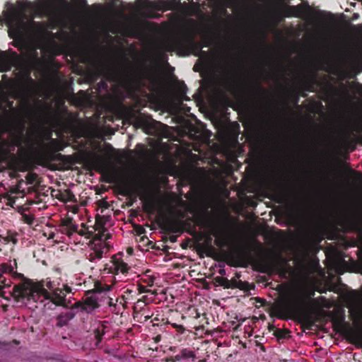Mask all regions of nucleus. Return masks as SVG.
<instances>
[{
  "label": "nucleus",
  "instance_id": "nucleus-1",
  "mask_svg": "<svg viewBox=\"0 0 362 362\" xmlns=\"http://www.w3.org/2000/svg\"><path fill=\"white\" fill-rule=\"evenodd\" d=\"M16 259L0 264V276L11 274L15 279H23L13 286L12 296L22 305H29L33 303H42L47 300L45 306L51 303L55 305H64L66 293L71 292V288L66 284L58 281H41L34 282L25 279L22 274L18 273Z\"/></svg>",
  "mask_w": 362,
  "mask_h": 362
},
{
  "label": "nucleus",
  "instance_id": "nucleus-2",
  "mask_svg": "<svg viewBox=\"0 0 362 362\" xmlns=\"http://www.w3.org/2000/svg\"><path fill=\"white\" fill-rule=\"evenodd\" d=\"M4 16L8 27L9 36L13 40L23 42L39 37L44 32L42 24L33 21L21 11L13 8L6 12Z\"/></svg>",
  "mask_w": 362,
  "mask_h": 362
},
{
  "label": "nucleus",
  "instance_id": "nucleus-3",
  "mask_svg": "<svg viewBox=\"0 0 362 362\" xmlns=\"http://www.w3.org/2000/svg\"><path fill=\"white\" fill-rule=\"evenodd\" d=\"M129 269V267L122 259L119 255L115 256L112 260L110 261L109 264H107L103 269V274H104V273L114 274V276H112V284H107L106 282H100L97 284L95 285V291H89L86 294V297L82 306V310L87 313H91L98 308L99 305L98 300V295L103 292L106 293V292L112 288L116 282L124 281L122 276H119V274L125 275L128 272Z\"/></svg>",
  "mask_w": 362,
  "mask_h": 362
},
{
  "label": "nucleus",
  "instance_id": "nucleus-4",
  "mask_svg": "<svg viewBox=\"0 0 362 362\" xmlns=\"http://www.w3.org/2000/svg\"><path fill=\"white\" fill-rule=\"evenodd\" d=\"M60 234H65L69 238L76 235L81 236L85 235L87 237V233L83 229L78 230V226L76 225L71 218L63 220L62 224L59 226V232L49 233L48 239H53L54 242L57 243L61 242L62 240V237H59Z\"/></svg>",
  "mask_w": 362,
  "mask_h": 362
},
{
  "label": "nucleus",
  "instance_id": "nucleus-5",
  "mask_svg": "<svg viewBox=\"0 0 362 362\" xmlns=\"http://www.w3.org/2000/svg\"><path fill=\"white\" fill-rule=\"evenodd\" d=\"M105 250H107L105 243L100 238H94L88 245L86 252V258L90 262H97L102 259Z\"/></svg>",
  "mask_w": 362,
  "mask_h": 362
},
{
  "label": "nucleus",
  "instance_id": "nucleus-6",
  "mask_svg": "<svg viewBox=\"0 0 362 362\" xmlns=\"http://www.w3.org/2000/svg\"><path fill=\"white\" fill-rule=\"evenodd\" d=\"M285 313L289 317H305L306 303L302 297L288 301L284 305Z\"/></svg>",
  "mask_w": 362,
  "mask_h": 362
},
{
  "label": "nucleus",
  "instance_id": "nucleus-7",
  "mask_svg": "<svg viewBox=\"0 0 362 362\" xmlns=\"http://www.w3.org/2000/svg\"><path fill=\"white\" fill-rule=\"evenodd\" d=\"M349 312L355 321L362 318V296L354 293L348 303Z\"/></svg>",
  "mask_w": 362,
  "mask_h": 362
},
{
  "label": "nucleus",
  "instance_id": "nucleus-8",
  "mask_svg": "<svg viewBox=\"0 0 362 362\" xmlns=\"http://www.w3.org/2000/svg\"><path fill=\"white\" fill-rule=\"evenodd\" d=\"M18 62V57L16 53L9 56L5 52L0 50V71L5 72L10 71Z\"/></svg>",
  "mask_w": 362,
  "mask_h": 362
},
{
  "label": "nucleus",
  "instance_id": "nucleus-9",
  "mask_svg": "<svg viewBox=\"0 0 362 362\" xmlns=\"http://www.w3.org/2000/svg\"><path fill=\"white\" fill-rule=\"evenodd\" d=\"M165 229L173 233H180L182 231L181 224L176 221H168L165 224Z\"/></svg>",
  "mask_w": 362,
  "mask_h": 362
},
{
  "label": "nucleus",
  "instance_id": "nucleus-10",
  "mask_svg": "<svg viewBox=\"0 0 362 362\" xmlns=\"http://www.w3.org/2000/svg\"><path fill=\"white\" fill-rule=\"evenodd\" d=\"M74 314L72 311H69L64 314L60 315L57 318V325L59 327L66 325L69 322L73 319Z\"/></svg>",
  "mask_w": 362,
  "mask_h": 362
},
{
  "label": "nucleus",
  "instance_id": "nucleus-11",
  "mask_svg": "<svg viewBox=\"0 0 362 362\" xmlns=\"http://www.w3.org/2000/svg\"><path fill=\"white\" fill-rule=\"evenodd\" d=\"M49 150L56 152L63 150L64 146L57 140L51 139L47 144Z\"/></svg>",
  "mask_w": 362,
  "mask_h": 362
},
{
  "label": "nucleus",
  "instance_id": "nucleus-12",
  "mask_svg": "<svg viewBox=\"0 0 362 362\" xmlns=\"http://www.w3.org/2000/svg\"><path fill=\"white\" fill-rule=\"evenodd\" d=\"M27 58L31 61H35L38 59V53L37 52V48L35 47H29L27 52Z\"/></svg>",
  "mask_w": 362,
  "mask_h": 362
},
{
  "label": "nucleus",
  "instance_id": "nucleus-13",
  "mask_svg": "<svg viewBox=\"0 0 362 362\" xmlns=\"http://www.w3.org/2000/svg\"><path fill=\"white\" fill-rule=\"evenodd\" d=\"M193 356V353L191 351L183 349L181 352V355H177L175 356L177 360H180L182 358H190Z\"/></svg>",
  "mask_w": 362,
  "mask_h": 362
},
{
  "label": "nucleus",
  "instance_id": "nucleus-14",
  "mask_svg": "<svg viewBox=\"0 0 362 362\" xmlns=\"http://www.w3.org/2000/svg\"><path fill=\"white\" fill-rule=\"evenodd\" d=\"M11 285V281L6 279L4 276H0V286L2 288H8Z\"/></svg>",
  "mask_w": 362,
  "mask_h": 362
},
{
  "label": "nucleus",
  "instance_id": "nucleus-15",
  "mask_svg": "<svg viewBox=\"0 0 362 362\" xmlns=\"http://www.w3.org/2000/svg\"><path fill=\"white\" fill-rule=\"evenodd\" d=\"M106 303L110 306H115V303L114 302L113 299L110 297H107L106 298Z\"/></svg>",
  "mask_w": 362,
  "mask_h": 362
},
{
  "label": "nucleus",
  "instance_id": "nucleus-16",
  "mask_svg": "<svg viewBox=\"0 0 362 362\" xmlns=\"http://www.w3.org/2000/svg\"><path fill=\"white\" fill-rule=\"evenodd\" d=\"M26 78L28 81V83L30 84V85H34L35 84V81L30 76L29 74H26Z\"/></svg>",
  "mask_w": 362,
  "mask_h": 362
},
{
  "label": "nucleus",
  "instance_id": "nucleus-17",
  "mask_svg": "<svg viewBox=\"0 0 362 362\" xmlns=\"http://www.w3.org/2000/svg\"><path fill=\"white\" fill-rule=\"evenodd\" d=\"M76 1L78 3V4L81 6H87V1L86 0H76Z\"/></svg>",
  "mask_w": 362,
  "mask_h": 362
},
{
  "label": "nucleus",
  "instance_id": "nucleus-18",
  "mask_svg": "<svg viewBox=\"0 0 362 362\" xmlns=\"http://www.w3.org/2000/svg\"><path fill=\"white\" fill-rule=\"evenodd\" d=\"M215 243H216V245L219 246V247H221L223 245V240H221V239H216L215 240Z\"/></svg>",
  "mask_w": 362,
  "mask_h": 362
},
{
  "label": "nucleus",
  "instance_id": "nucleus-19",
  "mask_svg": "<svg viewBox=\"0 0 362 362\" xmlns=\"http://www.w3.org/2000/svg\"><path fill=\"white\" fill-rule=\"evenodd\" d=\"M219 274L222 276L225 275L226 274V272H225V269H221L219 270Z\"/></svg>",
  "mask_w": 362,
  "mask_h": 362
},
{
  "label": "nucleus",
  "instance_id": "nucleus-20",
  "mask_svg": "<svg viewBox=\"0 0 362 362\" xmlns=\"http://www.w3.org/2000/svg\"><path fill=\"white\" fill-rule=\"evenodd\" d=\"M112 4V6H115L116 2L119 1V0H110Z\"/></svg>",
  "mask_w": 362,
  "mask_h": 362
},
{
  "label": "nucleus",
  "instance_id": "nucleus-21",
  "mask_svg": "<svg viewBox=\"0 0 362 362\" xmlns=\"http://www.w3.org/2000/svg\"><path fill=\"white\" fill-rule=\"evenodd\" d=\"M153 123H154L156 126H160V125H162V124L160 122H157L156 121H153Z\"/></svg>",
  "mask_w": 362,
  "mask_h": 362
},
{
  "label": "nucleus",
  "instance_id": "nucleus-22",
  "mask_svg": "<svg viewBox=\"0 0 362 362\" xmlns=\"http://www.w3.org/2000/svg\"><path fill=\"white\" fill-rule=\"evenodd\" d=\"M175 240H176V238H171V241H172V242H175Z\"/></svg>",
  "mask_w": 362,
  "mask_h": 362
},
{
  "label": "nucleus",
  "instance_id": "nucleus-23",
  "mask_svg": "<svg viewBox=\"0 0 362 362\" xmlns=\"http://www.w3.org/2000/svg\"><path fill=\"white\" fill-rule=\"evenodd\" d=\"M148 204H149V205H150L151 208H152V207H153V204H152L151 203H148Z\"/></svg>",
  "mask_w": 362,
  "mask_h": 362
},
{
  "label": "nucleus",
  "instance_id": "nucleus-24",
  "mask_svg": "<svg viewBox=\"0 0 362 362\" xmlns=\"http://www.w3.org/2000/svg\"><path fill=\"white\" fill-rule=\"evenodd\" d=\"M313 295H314V291H312V292L310 293V296H313Z\"/></svg>",
  "mask_w": 362,
  "mask_h": 362
}]
</instances>
